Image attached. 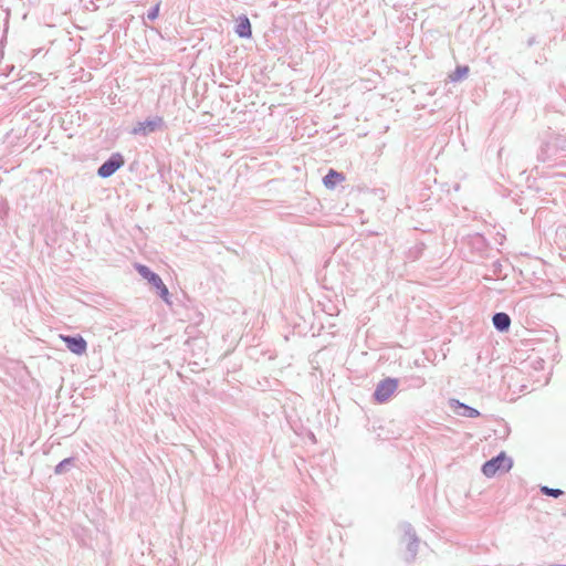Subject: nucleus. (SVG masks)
Here are the masks:
<instances>
[{
	"mask_svg": "<svg viewBox=\"0 0 566 566\" xmlns=\"http://www.w3.org/2000/svg\"><path fill=\"white\" fill-rule=\"evenodd\" d=\"M137 273L147 281V283L155 290L157 296L164 301L168 306L172 305L171 294L164 283L158 273L153 271L148 265L135 263L134 265Z\"/></svg>",
	"mask_w": 566,
	"mask_h": 566,
	"instance_id": "nucleus-1",
	"label": "nucleus"
},
{
	"mask_svg": "<svg viewBox=\"0 0 566 566\" xmlns=\"http://www.w3.org/2000/svg\"><path fill=\"white\" fill-rule=\"evenodd\" d=\"M512 468L513 459L505 451H501L482 464L481 472L486 478H493L499 473L509 472Z\"/></svg>",
	"mask_w": 566,
	"mask_h": 566,
	"instance_id": "nucleus-2",
	"label": "nucleus"
},
{
	"mask_svg": "<svg viewBox=\"0 0 566 566\" xmlns=\"http://www.w3.org/2000/svg\"><path fill=\"white\" fill-rule=\"evenodd\" d=\"M167 125L163 116H148L144 120L137 122L132 128L130 134L135 136L146 137L150 134L164 132Z\"/></svg>",
	"mask_w": 566,
	"mask_h": 566,
	"instance_id": "nucleus-3",
	"label": "nucleus"
},
{
	"mask_svg": "<svg viewBox=\"0 0 566 566\" xmlns=\"http://www.w3.org/2000/svg\"><path fill=\"white\" fill-rule=\"evenodd\" d=\"M399 386V379L394 377H386L381 379L373 392V399L377 403H385L389 401Z\"/></svg>",
	"mask_w": 566,
	"mask_h": 566,
	"instance_id": "nucleus-4",
	"label": "nucleus"
},
{
	"mask_svg": "<svg viewBox=\"0 0 566 566\" xmlns=\"http://www.w3.org/2000/svg\"><path fill=\"white\" fill-rule=\"evenodd\" d=\"M125 165V157L122 153H113L98 168L96 175L106 179L112 177L117 170Z\"/></svg>",
	"mask_w": 566,
	"mask_h": 566,
	"instance_id": "nucleus-5",
	"label": "nucleus"
},
{
	"mask_svg": "<svg viewBox=\"0 0 566 566\" xmlns=\"http://www.w3.org/2000/svg\"><path fill=\"white\" fill-rule=\"evenodd\" d=\"M65 347L77 356H82L87 350V342L81 334L60 335Z\"/></svg>",
	"mask_w": 566,
	"mask_h": 566,
	"instance_id": "nucleus-6",
	"label": "nucleus"
},
{
	"mask_svg": "<svg viewBox=\"0 0 566 566\" xmlns=\"http://www.w3.org/2000/svg\"><path fill=\"white\" fill-rule=\"evenodd\" d=\"M449 406L455 415L461 417L478 418L481 416V412L476 408L471 407L455 398L449 400Z\"/></svg>",
	"mask_w": 566,
	"mask_h": 566,
	"instance_id": "nucleus-7",
	"label": "nucleus"
},
{
	"mask_svg": "<svg viewBox=\"0 0 566 566\" xmlns=\"http://www.w3.org/2000/svg\"><path fill=\"white\" fill-rule=\"evenodd\" d=\"M465 244L471 248V250L483 253L489 248V242L482 233L475 232L465 237Z\"/></svg>",
	"mask_w": 566,
	"mask_h": 566,
	"instance_id": "nucleus-8",
	"label": "nucleus"
},
{
	"mask_svg": "<svg viewBox=\"0 0 566 566\" xmlns=\"http://www.w3.org/2000/svg\"><path fill=\"white\" fill-rule=\"evenodd\" d=\"M234 33L240 39H251L252 38V25L250 19L245 14H241L235 20Z\"/></svg>",
	"mask_w": 566,
	"mask_h": 566,
	"instance_id": "nucleus-9",
	"label": "nucleus"
},
{
	"mask_svg": "<svg viewBox=\"0 0 566 566\" xmlns=\"http://www.w3.org/2000/svg\"><path fill=\"white\" fill-rule=\"evenodd\" d=\"M511 317L505 312H495L492 316V324L499 333H506L511 327Z\"/></svg>",
	"mask_w": 566,
	"mask_h": 566,
	"instance_id": "nucleus-10",
	"label": "nucleus"
},
{
	"mask_svg": "<svg viewBox=\"0 0 566 566\" xmlns=\"http://www.w3.org/2000/svg\"><path fill=\"white\" fill-rule=\"evenodd\" d=\"M345 180V175L333 168L328 169L327 174L323 177V185L326 189L333 190L335 187Z\"/></svg>",
	"mask_w": 566,
	"mask_h": 566,
	"instance_id": "nucleus-11",
	"label": "nucleus"
},
{
	"mask_svg": "<svg viewBox=\"0 0 566 566\" xmlns=\"http://www.w3.org/2000/svg\"><path fill=\"white\" fill-rule=\"evenodd\" d=\"M75 465H76L75 457L65 458L54 467V474L62 475V474L69 472L71 469L75 468Z\"/></svg>",
	"mask_w": 566,
	"mask_h": 566,
	"instance_id": "nucleus-12",
	"label": "nucleus"
},
{
	"mask_svg": "<svg viewBox=\"0 0 566 566\" xmlns=\"http://www.w3.org/2000/svg\"><path fill=\"white\" fill-rule=\"evenodd\" d=\"M470 67L468 65H458L449 75L451 82H460L468 77Z\"/></svg>",
	"mask_w": 566,
	"mask_h": 566,
	"instance_id": "nucleus-13",
	"label": "nucleus"
},
{
	"mask_svg": "<svg viewBox=\"0 0 566 566\" xmlns=\"http://www.w3.org/2000/svg\"><path fill=\"white\" fill-rule=\"evenodd\" d=\"M419 548V537L411 538L407 545V551L409 553V556L406 558L407 563H411L415 560Z\"/></svg>",
	"mask_w": 566,
	"mask_h": 566,
	"instance_id": "nucleus-14",
	"label": "nucleus"
},
{
	"mask_svg": "<svg viewBox=\"0 0 566 566\" xmlns=\"http://www.w3.org/2000/svg\"><path fill=\"white\" fill-rule=\"evenodd\" d=\"M539 492L543 495L551 496V497H554V499H558L559 496H562L564 494L563 490L549 488L547 485H542L539 488Z\"/></svg>",
	"mask_w": 566,
	"mask_h": 566,
	"instance_id": "nucleus-15",
	"label": "nucleus"
},
{
	"mask_svg": "<svg viewBox=\"0 0 566 566\" xmlns=\"http://www.w3.org/2000/svg\"><path fill=\"white\" fill-rule=\"evenodd\" d=\"M424 249L426 244L423 242L416 243V245L411 248L409 251L410 258H412L413 260L420 258Z\"/></svg>",
	"mask_w": 566,
	"mask_h": 566,
	"instance_id": "nucleus-16",
	"label": "nucleus"
},
{
	"mask_svg": "<svg viewBox=\"0 0 566 566\" xmlns=\"http://www.w3.org/2000/svg\"><path fill=\"white\" fill-rule=\"evenodd\" d=\"M159 11H160V2H157L148 9V11L146 13L147 19L150 21H155L159 17Z\"/></svg>",
	"mask_w": 566,
	"mask_h": 566,
	"instance_id": "nucleus-17",
	"label": "nucleus"
},
{
	"mask_svg": "<svg viewBox=\"0 0 566 566\" xmlns=\"http://www.w3.org/2000/svg\"><path fill=\"white\" fill-rule=\"evenodd\" d=\"M402 528H403L405 536H407L409 538V541H411V538L418 537L413 526L410 523L405 522L402 524Z\"/></svg>",
	"mask_w": 566,
	"mask_h": 566,
	"instance_id": "nucleus-18",
	"label": "nucleus"
},
{
	"mask_svg": "<svg viewBox=\"0 0 566 566\" xmlns=\"http://www.w3.org/2000/svg\"><path fill=\"white\" fill-rule=\"evenodd\" d=\"M502 270H503V265H502V263L499 260L492 262V264H491V272H492L493 275L501 276L502 275Z\"/></svg>",
	"mask_w": 566,
	"mask_h": 566,
	"instance_id": "nucleus-19",
	"label": "nucleus"
},
{
	"mask_svg": "<svg viewBox=\"0 0 566 566\" xmlns=\"http://www.w3.org/2000/svg\"><path fill=\"white\" fill-rule=\"evenodd\" d=\"M549 148H551V143H548V142H547V143H544V144L542 145V147H541L542 153L546 151V149H549Z\"/></svg>",
	"mask_w": 566,
	"mask_h": 566,
	"instance_id": "nucleus-20",
	"label": "nucleus"
},
{
	"mask_svg": "<svg viewBox=\"0 0 566 566\" xmlns=\"http://www.w3.org/2000/svg\"><path fill=\"white\" fill-rule=\"evenodd\" d=\"M503 431H504L505 436H507L510 433L511 429L507 423L504 424Z\"/></svg>",
	"mask_w": 566,
	"mask_h": 566,
	"instance_id": "nucleus-21",
	"label": "nucleus"
},
{
	"mask_svg": "<svg viewBox=\"0 0 566 566\" xmlns=\"http://www.w3.org/2000/svg\"><path fill=\"white\" fill-rule=\"evenodd\" d=\"M417 381H418V387L424 385V379H422V378H417Z\"/></svg>",
	"mask_w": 566,
	"mask_h": 566,
	"instance_id": "nucleus-22",
	"label": "nucleus"
},
{
	"mask_svg": "<svg viewBox=\"0 0 566 566\" xmlns=\"http://www.w3.org/2000/svg\"><path fill=\"white\" fill-rule=\"evenodd\" d=\"M534 43V38L528 40V45H532Z\"/></svg>",
	"mask_w": 566,
	"mask_h": 566,
	"instance_id": "nucleus-23",
	"label": "nucleus"
}]
</instances>
